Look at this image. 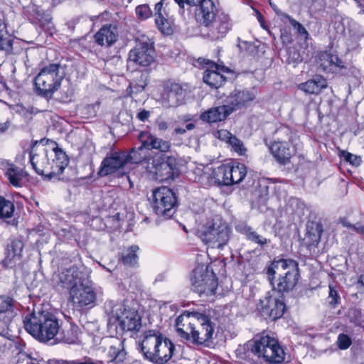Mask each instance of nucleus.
I'll return each mask as SVG.
<instances>
[{
	"instance_id": "obj_1",
	"label": "nucleus",
	"mask_w": 364,
	"mask_h": 364,
	"mask_svg": "<svg viewBox=\"0 0 364 364\" xmlns=\"http://www.w3.org/2000/svg\"><path fill=\"white\" fill-rule=\"evenodd\" d=\"M26 331L41 342L54 340L55 342L72 343L70 338L60 335V325L58 318L52 314L46 311L33 312L23 319Z\"/></svg>"
},
{
	"instance_id": "obj_2",
	"label": "nucleus",
	"mask_w": 364,
	"mask_h": 364,
	"mask_svg": "<svg viewBox=\"0 0 364 364\" xmlns=\"http://www.w3.org/2000/svg\"><path fill=\"white\" fill-rule=\"evenodd\" d=\"M267 274L273 287V294L276 291L288 292L295 287L299 281V265L293 259L273 261L267 269Z\"/></svg>"
},
{
	"instance_id": "obj_3",
	"label": "nucleus",
	"mask_w": 364,
	"mask_h": 364,
	"mask_svg": "<svg viewBox=\"0 0 364 364\" xmlns=\"http://www.w3.org/2000/svg\"><path fill=\"white\" fill-rule=\"evenodd\" d=\"M141 350L153 363L166 364L173 355L175 346L159 331L149 330L142 336Z\"/></svg>"
},
{
	"instance_id": "obj_4",
	"label": "nucleus",
	"mask_w": 364,
	"mask_h": 364,
	"mask_svg": "<svg viewBox=\"0 0 364 364\" xmlns=\"http://www.w3.org/2000/svg\"><path fill=\"white\" fill-rule=\"evenodd\" d=\"M255 98V95L250 91L235 90L227 97L225 105L209 108L200 114V119L208 124L223 122L231 113L247 107Z\"/></svg>"
},
{
	"instance_id": "obj_5",
	"label": "nucleus",
	"mask_w": 364,
	"mask_h": 364,
	"mask_svg": "<svg viewBox=\"0 0 364 364\" xmlns=\"http://www.w3.org/2000/svg\"><path fill=\"white\" fill-rule=\"evenodd\" d=\"M134 305V303L128 301L107 304L108 325L114 326L117 331L119 328L122 332L138 331L141 327V318Z\"/></svg>"
},
{
	"instance_id": "obj_6",
	"label": "nucleus",
	"mask_w": 364,
	"mask_h": 364,
	"mask_svg": "<svg viewBox=\"0 0 364 364\" xmlns=\"http://www.w3.org/2000/svg\"><path fill=\"white\" fill-rule=\"evenodd\" d=\"M253 354L260 363L281 364L284 362L286 353L278 339L273 335L263 332L256 336L252 347Z\"/></svg>"
},
{
	"instance_id": "obj_7",
	"label": "nucleus",
	"mask_w": 364,
	"mask_h": 364,
	"mask_svg": "<svg viewBox=\"0 0 364 364\" xmlns=\"http://www.w3.org/2000/svg\"><path fill=\"white\" fill-rule=\"evenodd\" d=\"M60 63H49L41 68L33 79L36 95L50 100L61 86L64 76L60 73Z\"/></svg>"
},
{
	"instance_id": "obj_8",
	"label": "nucleus",
	"mask_w": 364,
	"mask_h": 364,
	"mask_svg": "<svg viewBox=\"0 0 364 364\" xmlns=\"http://www.w3.org/2000/svg\"><path fill=\"white\" fill-rule=\"evenodd\" d=\"M194 87L189 82L168 78L163 80L159 87V100L168 107H177L185 104Z\"/></svg>"
},
{
	"instance_id": "obj_9",
	"label": "nucleus",
	"mask_w": 364,
	"mask_h": 364,
	"mask_svg": "<svg viewBox=\"0 0 364 364\" xmlns=\"http://www.w3.org/2000/svg\"><path fill=\"white\" fill-rule=\"evenodd\" d=\"M97 299L96 289L90 278L69 291V301L73 308L78 311L94 307L96 305Z\"/></svg>"
},
{
	"instance_id": "obj_10",
	"label": "nucleus",
	"mask_w": 364,
	"mask_h": 364,
	"mask_svg": "<svg viewBox=\"0 0 364 364\" xmlns=\"http://www.w3.org/2000/svg\"><path fill=\"white\" fill-rule=\"evenodd\" d=\"M191 281L193 290L200 294H214L218 287L215 274L205 265H198L193 269Z\"/></svg>"
},
{
	"instance_id": "obj_11",
	"label": "nucleus",
	"mask_w": 364,
	"mask_h": 364,
	"mask_svg": "<svg viewBox=\"0 0 364 364\" xmlns=\"http://www.w3.org/2000/svg\"><path fill=\"white\" fill-rule=\"evenodd\" d=\"M153 208L158 215H171L173 208L177 205L176 194L166 186L156 188L152 191Z\"/></svg>"
},
{
	"instance_id": "obj_12",
	"label": "nucleus",
	"mask_w": 364,
	"mask_h": 364,
	"mask_svg": "<svg viewBox=\"0 0 364 364\" xmlns=\"http://www.w3.org/2000/svg\"><path fill=\"white\" fill-rule=\"evenodd\" d=\"M37 141H35L29 152L30 163L33 170L41 176H45L50 178H53L50 151L48 150L45 146H36Z\"/></svg>"
},
{
	"instance_id": "obj_13",
	"label": "nucleus",
	"mask_w": 364,
	"mask_h": 364,
	"mask_svg": "<svg viewBox=\"0 0 364 364\" xmlns=\"http://www.w3.org/2000/svg\"><path fill=\"white\" fill-rule=\"evenodd\" d=\"M89 279V276L82 272L76 266L65 268L55 273L53 276V281L55 284L63 288L69 289L70 291L82 284V282Z\"/></svg>"
},
{
	"instance_id": "obj_14",
	"label": "nucleus",
	"mask_w": 364,
	"mask_h": 364,
	"mask_svg": "<svg viewBox=\"0 0 364 364\" xmlns=\"http://www.w3.org/2000/svg\"><path fill=\"white\" fill-rule=\"evenodd\" d=\"M129 60L141 67L150 66L155 61V48L153 42L140 41L129 53Z\"/></svg>"
},
{
	"instance_id": "obj_15",
	"label": "nucleus",
	"mask_w": 364,
	"mask_h": 364,
	"mask_svg": "<svg viewBox=\"0 0 364 364\" xmlns=\"http://www.w3.org/2000/svg\"><path fill=\"white\" fill-rule=\"evenodd\" d=\"M232 26L230 16L222 12L203 27L204 36L212 41L222 40L232 29Z\"/></svg>"
},
{
	"instance_id": "obj_16",
	"label": "nucleus",
	"mask_w": 364,
	"mask_h": 364,
	"mask_svg": "<svg viewBox=\"0 0 364 364\" xmlns=\"http://www.w3.org/2000/svg\"><path fill=\"white\" fill-rule=\"evenodd\" d=\"M285 308L283 296L277 297L270 292H268L264 299H260L258 306L262 316L273 321L283 316Z\"/></svg>"
},
{
	"instance_id": "obj_17",
	"label": "nucleus",
	"mask_w": 364,
	"mask_h": 364,
	"mask_svg": "<svg viewBox=\"0 0 364 364\" xmlns=\"http://www.w3.org/2000/svg\"><path fill=\"white\" fill-rule=\"evenodd\" d=\"M23 16L31 24L44 31L48 30L53 24L51 13L35 4H30L23 7Z\"/></svg>"
},
{
	"instance_id": "obj_18",
	"label": "nucleus",
	"mask_w": 364,
	"mask_h": 364,
	"mask_svg": "<svg viewBox=\"0 0 364 364\" xmlns=\"http://www.w3.org/2000/svg\"><path fill=\"white\" fill-rule=\"evenodd\" d=\"M153 172L160 181L173 180L179 175L176 159L173 156H167L166 159L161 156L152 159Z\"/></svg>"
},
{
	"instance_id": "obj_19",
	"label": "nucleus",
	"mask_w": 364,
	"mask_h": 364,
	"mask_svg": "<svg viewBox=\"0 0 364 364\" xmlns=\"http://www.w3.org/2000/svg\"><path fill=\"white\" fill-rule=\"evenodd\" d=\"M205 65H207V69L203 73V82L211 88L218 89L222 87L227 80L224 73H230L231 70L210 60H205Z\"/></svg>"
},
{
	"instance_id": "obj_20",
	"label": "nucleus",
	"mask_w": 364,
	"mask_h": 364,
	"mask_svg": "<svg viewBox=\"0 0 364 364\" xmlns=\"http://www.w3.org/2000/svg\"><path fill=\"white\" fill-rule=\"evenodd\" d=\"M194 234L205 245L220 248L230 239V229H192Z\"/></svg>"
},
{
	"instance_id": "obj_21",
	"label": "nucleus",
	"mask_w": 364,
	"mask_h": 364,
	"mask_svg": "<svg viewBox=\"0 0 364 364\" xmlns=\"http://www.w3.org/2000/svg\"><path fill=\"white\" fill-rule=\"evenodd\" d=\"M192 343L202 345L210 341L214 333L213 323L210 317L204 314H196V321L194 325Z\"/></svg>"
},
{
	"instance_id": "obj_22",
	"label": "nucleus",
	"mask_w": 364,
	"mask_h": 364,
	"mask_svg": "<svg viewBox=\"0 0 364 364\" xmlns=\"http://www.w3.org/2000/svg\"><path fill=\"white\" fill-rule=\"evenodd\" d=\"M127 160L124 151H111L101 162L97 175L105 177L117 172L127 164Z\"/></svg>"
},
{
	"instance_id": "obj_23",
	"label": "nucleus",
	"mask_w": 364,
	"mask_h": 364,
	"mask_svg": "<svg viewBox=\"0 0 364 364\" xmlns=\"http://www.w3.org/2000/svg\"><path fill=\"white\" fill-rule=\"evenodd\" d=\"M197 313L184 311L176 319V331L181 338L192 342Z\"/></svg>"
},
{
	"instance_id": "obj_24",
	"label": "nucleus",
	"mask_w": 364,
	"mask_h": 364,
	"mask_svg": "<svg viewBox=\"0 0 364 364\" xmlns=\"http://www.w3.org/2000/svg\"><path fill=\"white\" fill-rule=\"evenodd\" d=\"M138 139L141 144L140 149L144 148L147 150H156L162 153H166L171 150V144L169 141L159 138L149 131L140 132Z\"/></svg>"
},
{
	"instance_id": "obj_25",
	"label": "nucleus",
	"mask_w": 364,
	"mask_h": 364,
	"mask_svg": "<svg viewBox=\"0 0 364 364\" xmlns=\"http://www.w3.org/2000/svg\"><path fill=\"white\" fill-rule=\"evenodd\" d=\"M318 62L320 68L326 73H338L346 69L344 62L336 54L330 51H321L318 55Z\"/></svg>"
},
{
	"instance_id": "obj_26",
	"label": "nucleus",
	"mask_w": 364,
	"mask_h": 364,
	"mask_svg": "<svg viewBox=\"0 0 364 364\" xmlns=\"http://www.w3.org/2000/svg\"><path fill=\"white\" fill-rule=\"evenodd\" d=\"M198 6L199 7L195 11V18L203 27L223 12L212 0H205Z\"/></svg>"
},
{
	"instance_id": "obj_27",
	"label": "nucleus",
	"mask_w": 364,
	"mask_h": 364,
	"mask_svg": "<svg viewBox=\"0 0 364 364\" xmlns=\"http://www.w3.org/2000/svg\"><path fill=\"white\" fill-rule=\"evenodd\" d=\"M119 38L118 27L115 24L103 25L93 36L95 43L101 47L113 46Z\"/></svg>"
},
{
	"instance_id": "obj_28",
	"label": "nucleus",
	"mask_w": 364,
	"mask_h": 364,
	"mask_svg": "<svg viewBox=\"0 0 364 364\" xmlns=\"http://www.w3.org/2000/svg\"><path fill=\"white\" fill-rule=\"evenodd\" d=\"M270 154L280 166L291 163L292 154L288 141H271L268 144Z\"/></svg>"
},
{
	"instance_id": "obj_29",
	"label": "nucleus",
	"mask_w": 364,
	"mask_h": 364,
	"mask_svg": "<svg viewBox=\"0 0 364 364\" xmlns=\"http://www.w3.org/2000/svg\"><path fill=\"white\" fill-rule=\"evenodd\" d=\"M24 244L20 239H14L8 243L5 257L2 261L4 266L6 267H13L19 263L23 257V250Z\"/></svg>"
},
{
	"instance_id": "obj_30",
	"label": "nucleus",
	"mask_w": 364,
	"mask_h": 364,
	"mask_svg": "<svg viewBox=\"0 0 364 364\" xmlns=\"http://www.w3.org/2000/svg\"><path fill=\"white\" fill-rule=\"evenodd\" d=\"M4 174L10 185L15 188L23 187L28 176V173L23 168L10 162H7L4 166Z\"/></svg>"
},
{
	"instance_id": "obj_31",
	"label": "nucleus",
	"mask_w": 364,
	"mask_h": 364,
	"mask_svg": "<svg viewBox=\"0 0 364 364\" xmlns=\"http://www.w3.org/2000/svg\"><path fill=\"white\" fill-rule=\"evenodd\" d=\"M52 159L51 166L53 177L62 174L65 168L68 166L70 159L66 153L58 146L55 142V146L50 151V157Z\"/></svg>"
},
{
	"instance_id": "obj_32",
	"label": "nucleus",
	"mask_w": 364,
	"mask_h": 364,
	"mask_svg": "<svg viewBox=\"0 0 364 364\" xmlns=\"http://www.w3.org/2000/svg\"><path fill=\"white\" fill-rule=\"evenodd\" d=\"M230 162L223 164L213 168L209 175L208 183L217 186H230Z\"/></svg>"
},
{
	"instance_id": "obj_33",
	"label": "nucleus",
	"mask_w": 364,
	"mask_h": 364,
	"mask_svg": "<svg viewBox=\"0 0 364 364\" xmlns=\"http://www.w3.org/2000/svg\"><path fill=\"white\" fill-rule=\"evenodd\" d=\"M327 87L326 79L321 75H317L315 78L308 80L298 85V88L305 93L316 95H319Z\"/></svg>"
},
{
	"instance_id": "obj_34",
	"label": "nucleus",
	"mask_w": 364,
	"mask_h": 364,
	"mask_svg": "<svg viewBox=\"0 0 364 364\" xmlns=\"http://www.w3.org/2000/svg\"><path fill=\"white\" fill-rule=\"evenodd\" d=\"M110 361L115 364H122L127 360V352L124 349V341L113 338L108 350Z\"/></svg>"
},
{
	"instance_id": "obj_35",
	"label": "nucleus",
	"mask_w": 364,
	"mask_h": 364,
	"mask_svg": "<svg viewBox=\"0 0 364 364\" xmlns=\"http://www.w3.org/2000/svg\"><path fill=\"white\" fill-rule=\"evenodd\" d=\"M230 186L238 184L243 181L247 173V166L240 162H230Z\"/></svg>"
},
{
	"instance_id": "obj_36",
	"label": "nucleus",
	"mask_w": 364,
	"mask_h": 364,
	"mask_svg": "<svg viewBox=\"0 0 364 364\" xmlns=\"http://www.w3.org/2000/svg\"><path fill=\"white\" fill-rule=\"evenodd\" d=\"M139 247L136 245H132L125 249L122 255V261L124 264L135 267L138 264L139 256L137 255Z\"/></svg>"
},
{
	"instance_id": "obj_37",
	"label": "nucleus",
	"mask_w": 364,
	"mask_h": 364,
	"mask_svg": "<svg viewBox=\"0 0 364 364\" xmlns=\"http://www.w3.org/2000/svg\"><path fill=\"white\" fill-rule=\"evenodd\" d=\"M15 212V205L13 201L0 196V219L12 218Z\"/></svg>"
},
{
	"instance_id": "obj_38",
	"label": "nucleus",
	"mask_w": 364,
	"mask_h": 364,
	"mask_svg": "<svg viewBox=\"0 0 364 364\" xmlns=\"http://www.w3.org/2000/svg\"><path fill=\"white\" fill-rule=\"evenodd\" d=\"M321 235V229H304L303 244L310 247L318 244Z\"/></svg>"
},
{
	"instance_id": "obj_39",
	"label": "nucleus",
	"mask_w": 364,
	"mask_h": 364,
	"mask_svg": "<svg viewBox=\"0 0 364 364\" xmlns=\"http://www.w3.org/2000/svg\"><path fill=\"white\" fill-rule=\"evenodd\" d=\"M155 23L159 31L164 35H171L173 32L172 23L162 14L155 18Z\"/></svg>"
},
{
	"instance_id": "obj_40",
	"label": "nucleus",
	"mask_w": 364,
	"mask_h": 364,
	"mask_svg": "<svg viewBox=\"0 0 364 364\" xmlns=\"http://www.w3.org/2000/svg\"><path fill=\"white\" fill-rule=\"evenodd\" d=\"M292 132L291 128L287 125H281L274 132V139L272 141H291Z\"/></svg>"
},
{
	"instance_id": "obj_41",
	"label": "nucleus",
	"mask_w": 364,
	"mask_h": 364,
	"mask_svg": "<svg viewBox=\"0 0 364 364\" xmlns=\"http://www.w3.org/2000/svg\"><path fill=\"white\" fill-rule=\"evenodd\" d=\"M348 315L350 322L364 329V311L356 308L351 309Z\"/></svg>"
},
{
	"instance_id": "obj_42",
	"label": "nucleus",
	"mask_w": 364,
	"mask_h": 364,
	"mask_svg": "<svg viewBox=\"0 0 364 364\" xmlns=\"http://www.w3.org/2000/svg\"><path fill=\"white\" fill-rule=\"evenodd\" d=\"M254 343L255 338L242 346L240 345L235 350L237 357L243 360L248 358L252 353V347Z\"/></svg>"
},
{
	"instance_id": "obj_43",
	"label": "nucleus",
	"mask_w": 364,
	"mask_h": 364,
	"mask_svg": "<svg viewBox=\"0 0 364 364\" xmlns=\"http://www.w3.org/2000/svg\"><path fill=\"white\" fill-rule=\"evenodd\" d=\"M6 33V26L5 23L0 18V50H6L11 48V41L4 36Z\"/></svg>"
},
{
	"instance_id": "obj_44",
	"label": "nucleus",
	"mask_w": 364,
	"mask_h": 364,
	"mask_svg": "<svg viewBox=\"0 0 364 364\" xmlns=\"http://www.w3.org/2000/svg\"><path fill=\"white\" fill-rule=\"evenodd\" d=\"M240 232L242 234H244L249 240H251L255 243H257L259 245H264V244H266L267 242L266 238L259 235L256 232L252 231V229H240Z\"/></svg>"
},
{
	"instance_id": "obj_45",
	"label": "nucleus",
	"mask_w": 364,
	"mask_h": 364,
	"mask_svg": "<svg viewBox=\"0 0 364 364\" xmlns=\"http://www.w3.org/2000/svg\"><path fill=\"white\" fill-rule=\"evenodd\" d=\"M284 18L289 22V23L292 26V27L296 29L297 33L301 36H304L306 38L309 36V33L305 27L300 23L299 21L293 18L289 14H284Z\"/></svg>"
},
{
	"instance_id": "obj_46",
	"label": "nucleus",
	"mask_w": 364,
	"mask_h": 364,
	"mask_svg": "<svg viewBox=\"0 0 364 364\" xmlns=\"http://www.w3.org/2000/svg\"><path fill=\"white\" fill-rule=\"evenodd\" d=\"M135 12L137 18L141 21L146 20L152 15V11L148 4L137 6L135 9Z\"/></svg>"
},
{
	"instance_id": "obj_47",
	"label": "nucleus",
	"mask_w": 364,
	"mask_h": 364,
	"mask_svg": "<svg viewBox=\"0 0 364 364\" xmlns=\"http://www.w3.org/2000/svg\"><path fill=\"white\" fill-rule=\"evenodd\" d=\"M141 150L142 149H140L139 148L138 150L132 149L129 153L125 152V158L127 159V164L141 163L144 158L143 156H141V153L139 152V151Z\"/></svg>"
},
{
	"instance_id": "obj_48",
	"label": "nucleus",
	"mask_w": 364,
	"mask_h": 364,
	"mask_svg": "<svg viewBox=\"0 0 364 364\" xmlns=\"http://www.w3.org/2000/svg\"><path fill=\"white\" fill-rule=\"evenodd\" d=\"M229 143L232 146L233 150L239 155H244L246 152V149L243 143L235 136H231L229 139Z\"/></svg>"
},
{
	"instance_id": "obj_49",
	"label": "nucleus",
	"mask_w": 364,
	"mask_h": 364,
	"mask_svg": "<svg viewBox=\"0 0 364 364\" xmlns=\"http://www.w3.org/2000/svg\"><path fill=\"white\" fill-rule=\"evenodd\" d=\"M341 157L343 159V160L351 165L358 166L360 164V157L348 152L346 151H342L341 154Z\"/></svg>"
},
{
	"instance_id": "obj_50",
	"label": "nucleus",
	"mask_w": 364,
	"mask_h": 364,
	"mask_svg": "<svg viewBox=\"0 0 364 364\" xmlns=\"http://www.w3.org/2000/svg\"><path fill=\"white\" fill-rule=\"evenodd\" d=\"M352 341L350 338L344 333H341L338 336L337 344L340 349L346 350L351 345Z\"/></svg>"
},
{
	"instance_id": "obj_51",
	"label": "nucleus",
	"mask_w": 364,
	"mask_h": 364,
	"mask_svg": "<svg viewBox=\"0 0 364 364\" xmlns=\"http://www.w3.org/2000/svg\"><path fill=\"white\" fill-rule=\"evenodd\" d=\"M328 299V303L332 306L337 305L340 300L337 291L331 285L329 286Z\"/></svg>"
},
{
	"instance_id": "obj_52",
	"label": "nucleus",
	"mask_w": 364,
	"mask_h": 364,
	"mask_svg": "<svg viewBox=\"0 0 364 364\" xmlns=\"http://www.w3.org/2000/svg\"><path fill=\"white\" fill-rule=\"evenodd\" d=\"M195 124L193 123H188L186 124L185 128L182 127H176L173 130V134L176 135L183 134L188 130H192L194 129Z\"/></svg>"
},
{
	"instance_id": "obj_53",
	"label": "nucleus",
	"mask_w": 364,
	"mask_h": 364,
	"mask_svg": "<svg viewBox=\"0 0 364 364\" xmlns=\"http://www.w3.org/2000/svg\"><path fill=\"white\" fill-rule=\"evenodd\" d=\"M255 12H256V17H257V21H259L260 26H261L264 30H265V31H268V30H269V26H268V25L267 24V23H266V21H265V19H264V16L262 15V14L259 11H258V10H257V9H255Z\"/></svg>"
},
{
	"instance_id": "obj_54",
	"label": "nucleus",
	"mask_w": 364,
	"mask_h": 364,
	"mask_svg": "<svg viewBox=\"0 0 364 364\" xmlns=\"http://www.w3.org/2000/svg\"><path fill=\"white\" fill-rule=\"evenodd\" d=\"M57 364H104L102 361L99 362H92V361H86V362H80L78 360H58L57 361Z\"/></svg>"
},
{
	"instance_id": "obj_55",
	"label": "nucleus",
	"mask_w": 364,
	"mask_h": 364,
	"mask_svg": "<svg viewBox=\"0 0 364 364\" xmlns=\"http://www.w3.org/2000/svg\"><path fill=\"white\" fill-rule=\"evenodd\" d=\"M151 115V112L148 110L143 109L136 114V118L141 122L146 121Z\"/></svg>"
},
{
	"instance_id": "obj_56",
	"label": "nucleus",
	"mask_w": 364,
	"mask_h": 364,
	"mask_svg": "<svg viewBox=\"0 0 364 364\" xmlns=\"http://www.w3.org/2000/svg\"><path fill=\"white\" fill-rule=\"evenodd\" d=\"M156 125H157V129L159 132H164L166 131L168 127V122L164 121V120H159V119H157L156 121Z\"/></svg>"
},
{
	"instance_id": "obj_57",
	"label": "nucleus",
	"mask_w": 364,
	"mask_h": 364,
	"mask_svg": "<svg viewBox=\"0 0 364 364\" xmlns=\"http://www.w3.org/2000/svg\"><path fill=\"white\" fill-rule=\"evenodd\" d=\"M338 224H341L344 228H356L355 225H352L350 222H348L346 218H341Z\"/></svg>"
},
{
	"instance_id": "obj_58",
	"label": "nucleus",
	"mask_w": 364,
	"mask_h": 364,
	"mask_svg": "<svg viewBox=\"0 0 364 364\" xmlns=\"http://www.w3.org/2000/svg\"><path fill=\"white\" fill-rule=\"evenodd\" d=\"M11 127V122L7 120L4 123H0V134L5 133Z\"/></svg>"
},
{
	"instance_id": "obj_59",
	"label": "nucleus",
	"mask_w": 364,
	"mask_h": 364,
	"mask_svg": "<svg viewBox=\"0 0 364 364\" xmlns=\"http://www.w3.org/2000/svg\"><path fill=\"white\" fill-rule=\"evenodd\" d=\"M269 4H270V6H271L272 9L276 13V14L277 16H281L282 21L286 20L284 18V14H287L286 13H282V11L279 9H278V7L275 4H272V2H270Z\"/></svg>"
},
{
	"instance_id": "obj_60",
	"label": "nucleus",
	"mask_w": 364,
	"mask_h": 364,
	"mask_svg": "<svg viewBox=\"0 0 364 364\" xmlns=\"http://www.w3.org/2000/svg\"><path fill=\"white\" fill-rule=\"evenodd\" d=\"M162 6H163V0H161V1L158 2L156 5H155V16L156 17V16H159V14H161V9H162Z\"/></svg>"
},
{
	"instance_id": "obj_61",
	"label": "nucleus",
	"mask_w": 364,
	"mask_h": 364,
	"mask_svg": "<svg viewBox=\"0 0 364 364\" xmlns=\"http://www.w3.org/2000/svg\"><path fill=\"white\" fill-rule=\"evenodd\" d=\"M281 38H282V41H287V42H291V35L289 33H286V34L282 33Z\"/></svg>"
},
{
	"instance_id": "obj_62",
	"label": "nucleus",
	"mask_w": 364,
	"mask_h": 364,
	"mask_svg": "<svg viewBox=\"0 0 364 364\" xmlns=\"http://www.w3.org/2000/svg\"><path fill=\"white\" fill-rule=\"evenodd\" d=\"M112 218H113L114 221L118 222V224H117L118 226H121L123 225L119 223V221H120V213H116L114 216H112Z\"/></svg>"
},
{
	"instance_id": "obj_63",
	"label": "nucleus",
	"mask_w": 364,
	"mask_h": 364,
	"mask_svg": "<svg viewBox=\"0 0 364 364\" xmlns=\"http://www.w3.org/2000/svg\"><path fill=\"white\" fill-rule=\"evenodd\" d=\"M247 50H250V54L251 55L252 53H253L254 50H256L257 48L253 44H249L247 47Z\"/></svg>"
},
{
	"instance_id": "obj_64",
	"label": "nucleus",
	"mask_w": 364,
	"mask_h": 364,
	"mask_svg": "<svg viewBox=\"0 0 364 364\" xmlns=\"http://www.w3.org/2000/svg\"><path fill=\"white\" fill-rule=\"evenodd\" d=\"M8 224L12 225V226H17L18 225V219L17 218H13L11 222H8Z\"/></svg>"
}]
</instances>
